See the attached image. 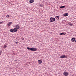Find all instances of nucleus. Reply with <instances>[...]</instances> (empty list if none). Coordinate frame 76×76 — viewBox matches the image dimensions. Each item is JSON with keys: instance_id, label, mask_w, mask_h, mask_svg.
Segmentation results:
<instances>
[{"instance_id": "nucleus-1", "label": "nucleus", "mask_w": 76, "mask_h": 76, "mask_svg": "<svg viewBox=\"0 0 76 76\" xmlns=\"http://www.w3.org/2000/svg\"><path fill=\"white\" fill-rule=\"evenodd\" d=\"M27 49L28 50H31V51H37V48H31L28 47H27Z\"/></svg>"}, {"instance_id": "nucleus-2", "label": "nucleus", "mask_w": 76, "mask_h": 76, "mask_svg": "<svg viewBox=\"0 0 76 76\" xmlns=\"http://www.w3.org/2000/svg\"><path fill=\"white\" fill-rule=\"evenodd\" d=\"M50 22H54V21H55V20H56L55 18H53L52 17L50 18Z\"/></svg>"}, {"instance_id": "nucleus-3", "label": "nucleus", "mask_w": 76, "mask_h": 76, "mask_svg": "<svg viewBox=\"0 0 76 76\" xmlns=\"http://www.w3.org/2000/svg\"><path fill=\"white\" fill-rule=\"evenodd\" d=\"M63 74L64 76H68L69 75V73H68V72H64Z\"/></svg>"}, {"instance_id": "nucleus-4", "label": "nucleus", "mask_w": 76, "mask_h": 76, "mask_svg": "<svg viewBox=\"0 0 76 76\" xmlns=\"http://www.w3.org/2000/svg\"><path fill=\"white\" fill-rule=\"evenodd\" d=\"M75 40H76V38L75 37H73L71 39V41L72 42H74Z\"/></svg>"}, {"instance_id": "nucleus-5", "label": "nucleus", "mask_w": 76, "mask_h": 76, "mask_svg": "<svg viewBox=\"0 0 76 76\" xmlns=\"http://www.w3.org/2000/svg\"><path fill=\"white\" fill-rule=\"evenodd\" d=\"M67 56H66L64 55H62L60 56V58H67Z\"/></svg>"}, {"instance_id": "nucleus-6", "label": "nucleus", "mask_w": 76, "mask_h": 76, "mask_svg": "<svg viewBox=\"0 0 76 76\" xmlns=\"http://www.w3.org/2000/svg\"><path fill=\"white\" fill-rule=\"evenodd\" d=\"M13 31L14 32H17V31H18V29H17V28H15L13 29Z\"/></svg>"}, {"instance_id": "nucleus-7", "label": "nucleus", "mask_w": 76, "mask_h": 76, "mask_svg": "<svg viewBox=\"0 0 76 76\" xmlns=\"http://www.w3.org/2000/svg\"><path fill=\"white\" fill-rule=\"evenodd\" d=\"M15 28H16V29H19V28H20V27L19 26L17 25L16 26Z\"/></svg>"}, {"instance_id": "nucleus-8", "label": "nucleus", "mask_w": 76, "mask_h": 76, "mask_svg": "<svg viewBox=\"0 0 76 76\" xmlns=\"http://www.w3.org/2000/svg\"><path fill=\"white\" fill-rule=\"evenodd\" d=\"M63 16H65V17L67 16H68V13H65V14H64Z\"/></svg>"}, {"instance_id": "nucleus-9", "label": "nucleus", "mask_w": 76, "mask_h": 76, "mask_svg": "<svg viewBox=\"0 0 76 76\" xmlns=\"http://www.w3.org/2000/svg\"><path fill=\"white\" fill-rule=\"evenodd\" d=\"M29 2L31 3H32L34 2V0H30Z\"/></svg>"}, {"instance_id": "nucleus-10", "label": "nucleus", "mask_w": 76, "mask_h": 76, "mask_svg": "<svg viewBox=\"0 0 76 76\" xmlns=\"http://www.w3.org/2000/svg\"><path fill=\"white\" fill-rule=\"evenodd\" d=\"M38 62L39 64H41L42 63V61H41V60H39L38 61Z\"/></svg>"}, {"instance_id": "nucleus-11", "label": "nucleus", "mask_w": 76, "mask_h": 76, "mask_svg": "<svg viewBox=\"0 0 76 76\" xmlns=\"http://www.w3.org/2000/svg\"><path fill=\"white\" fill-rule=\"evenodd\" d=\"M12 23V22H10L9 23L7 24V25L8 26H10Z\"/></svg>"}, {"instance_id": "nucleus-12", "label": "nucleus", "mask_w": 76, "mask_h": 76, "mask_svg": "<svg viewBox=\"0 0 76 76\" xmlns=\"http://www.w3.org/2000/svg\"><path fill=\"white\" fill-rule=\"evenodd\" d=\"M10 31L11 32H14L13 31V29H12V28H11L10 30Z\"/></svg>"}, {"instance_id": "nucleus-13", "label": "nucleus", "mask_w": 76, "mask_h": 76, "mask_svg": "<svg viewBox=\"0 0 76 76\" xmlns=\"http://www.w3.org/2000/svg\"><path fill=\"white\" fill-rule=\"evenodd\" d=\"M63 34L64 35H66V33H65L64 34V33H61L60 34V35H63Z\"/></svg>"}, {"instance_id": "nucleus-14", "label": "nucleus", "mask_w": 76, "mask_h": 76, "mask_svg": "<svg viewBox=\"0 0 76 76\" xmlns=\"http://www.w3.org/2000/svg\"><path fill=\"white\" fill-rule=\"evenodd\" d=\"M39 6L40 7H42L43 6H42V5L41 4H40L39 5Z\"/></svg>"}, {"instance_id": "nucleus-15", "label": "nucleus", "mask_w": 76, "mask_h": 76, "mask_svg": "<svg viewBox=\"0 0 76 76\" xmlns=\"http://www.w3.org/2000/svg\"><path fill=\"white\" fill-rule=\"evenodd\" d=\"M64 7H65V6H62L60 7V8H61L62 9L63 8H64Z\"/></svg>"}, {"instance_id": "nucleus-16", "label": "nucleus", "mask_w": 76, "mask_h": 76, "mask_svg": "<svg viewBox=\"0 0 76 76\" xmlns=\"http://www.w3.org/2000/svg\"><path fill=\"white\" fill-rule=\"evenodd\" d=\"M56 18L57 19H59V16H56Z\"/></svg>"}, {"instance_id": "nucleus-17", "label": "nucleus", "mask_w": 76, "mask_h": 76, "mask_svg": "<svg viewBox=\"0 0 76 76\" xmlns=\"http://www.w3.org/2000/svg\"><path fill=\"white\" fill-rule=\"evenodd\" d=\"M15 43H16L17 44H18L19 43V41H16L15 42Z\"/></svg>"}, {"instance_id": "nucleus-18", "label": "nucleus", "mask_w": 76, "mask_h": 76, "mask_svg": "<svg viewBox=\"0 0 76 76\" xmlns=\"http://www.w3.org/2000/svg\"><path fill=\"white\" fill-rule=\"evenodd\" d=\"M70 25V26H73V24H71L69 25Z\"/></svg>"}, {"instance_id": "nucleus-19", "label": "nucleus", "mask_w": 76, "mask_h": 76, "mask_svg": "<svg viewBox=\"0 0 76 76\" xmlns=\"http://www.w3.org/2000/svg\"><path fill=\"white\" fill-rule=\"evenodd\" d=\"M7 47V46L5 45L4 46V48H6Z\"/></svg>"}, {"instance_id": "nucleus-20", "label": "nucleus", "mask_w": 76, "mask_h": 76, "mask_svg": "<svg viewBox=\"0 0 76 76\" xmlns=\"http://www.w3.org/2000/svg\"><path fill=\"white\" fill-rule=\"evenodd\" d=\"M1 51H0V56H1Z\"/></svg>"}, {"instance_id": "nucleus-21", "label": "nucleus", "mask_w": 76, "mask_h": 76, "mask_svg": "<svg viewBox=\"0 0 76 76\" xmlns=\"http://www.w3.org/2000/svg\"><path fill=\"white\" fill-rule=\"evenodd\" d=\"M7 17L8 18H9V15H7Z\"/></svg>"}, {"instance_id": "nucleus-22", "label": "nucleus", "mask_w": 76, "mask_h": 76, "mask_svg": "<svg viewBox=\"0 0 76 76\" xmlns=\"http://www.w3.org/2000/svg\"><path fill=\"white\" fill-rule=\"evenodd\" d=\"M1 23H3V22H0V24H1Z\"/></svg>"}]
</instances>
